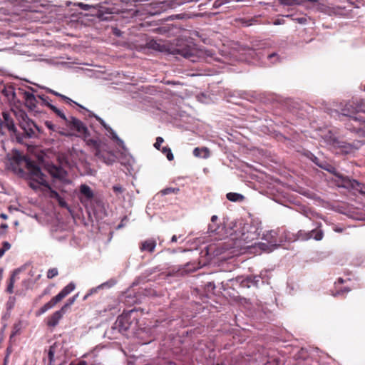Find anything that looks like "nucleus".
<instances>
[{
  "instance_id": "nucleus-23",
  "label": "nucleus",
  "mask_w": 365,
  "mask_h": 365,
  "mask_svg": "<svg viewBox=\"0 0 365 365\" xmlns=\"http://www.w3.org/2000/svg\"><path fill=\"white\" fill-rule=\"evenodd\" d=\"M60 344L58 343H54L52 346H50V349L48 350V358L50 361V364H51L54 359V355L56 353V350L58 346H59Z\"/></svg>"
},
{
  "instance_id": "nucleus-27",
  "label": "nucleus",
  "mask_w": 365,
  "mask_h": 365,
  "mask_svg": "<svg viewBox=\"0 0 365 365\" xmlns=\"http://www.w3.org/2000/svg\"><path fill=\"white\" fill-rule=\"evenodd\" d=\"M59 302H60V300L56 299V297H54L48 302H47L46 304H44L45 308L47 310H48V309H51L52 307H53L54 305Z\"/></svg>"
},
{
  "instance_id": "nucleus-30",
  "label": "nucleus",
  "mask_w": 365,
  "mask_h": 365,
  "mask_svg": "<svg viewBox=\"0 0 365 365\" xmlns=\"http://www.w3.org/2000/svg\"><path fill=\"white\" fill-rule=\"evenodd\" d=\"M21 329V324L20 323L16 324L14 326V330H13L12 334H11L10 337L11 338L14 336L19 334Z\"/></svg>"
},
{
  "instance_id": "nucleus-22",
  "label": "nucleus",
  "mask_w": 365,
  "mask_h": 365,
  "mask_svg": "<svg viewBox=\"0 0 365 365\" xmlns=\"http://www.w3.org/2000/svg\"><path fill=\"white\" fill-rule=\"evenodd\" d=\"M227 198L232 202H238L242 201L244 199V197L239 193L229 192L227 194Z\"/></svg>"
},
{
  "instance_id": "nucleus-7",
  "label": "nucleus",
  "mask_w": 365,
  "mask_h": 365,
  "mask_svg": "<svg viewBox=\"0 0 365 365\" xmlns=\"http://www.w3.org/2000/svg\"><path fill=\"white\" fill-rule=\"evenodd\" d=\"M170 52L173 55H180L192 62L196 61L197 59L196 54L197 51L192 46H178L177 47L173 48Z\"/></svg>"
},
{
  "instance_id": "nucleus-8",
  "label": "nucleus",
  "mask_w": 365,
  "mask_h": 365,
  "mask_svg": "<svg viewBox=\"0 0 365 365\" xmlns=\"http://www.w3.org/2000/svg\"><path fill=\"white\" fill-rule=\"evenodd\" d=\"M66 125L70 128V131L76 130L78 134L83 136L84 138H87L89 135L88 128L84 123L73 116L68 117V120L66 121Z\"/></svg>"
},
{
  "instance_id": "nucleus-28",
  "label": "nucleus",
  "mask_w": 365,
  "mask_h": 365,
  "mask_svg": "<svg viewBox=\"0 0 365 365\" xmlns=\"http://www.w3.org/2000/svg\"><path fill=\"white\" fill-rule=\"evenodd\" d=\"M48 92L56 96H59L61 97V98L66 100L68 103H71V102H73L71 98H68L67 96H63L53 90H51V89H48Z\"/></svg>"
},
{
  "instance_id": "nucleus-18",
  "label": "nucleus",
  "mask_w": 365,
  "mask_h": 365,
  "mask_svg": "<svg viewBox=\"0 0 365 365\" xmlns=\"http://www.w3.org/2000/svg\"><path fill=\"white\" fill-rule=\"evenodd\" d=\"M80 192L87 200H91L93 197V192L91 187L87 185H81L80 187Z\"/></svg>"
},
{
  "instance_id": "nucleus-14",
  "label": "nucleus",
  "mask_w": 365,
  "mask_h": 365,
  "mask_svg": "<svg viewBox=\"0 0 365 365\" xmlns=\"http://www.w3.org/2000/svg\"><path fill=\"white\" fill-rule=\"evenodd\" d=\"M65 313L62 309L55 312L48 319V325L49 327H56Z\"/></svg>"
},
{
  "instance_id": "nucleus-4",
  "label": "nucleus",
  "mask_w": 365,
  "mask_h": 365,
  "mask_svg": "<svg viewBox=\"0 0 365 365\" xmlns=\"http://www.w3.org/2000/svg\"><path fill=\"white\" fill-rule=\"evenodd\" d=\"M276 237L277 232L274 230L264 232L262 233V239L265 240L267 242H259V248L267 252H272L274 249L277 248L279 245L277 244Z\"/></svg>"
},
{
  "instance_id": "nucleus-60",
  "label": "nucleus",
  "mask_w": 365,
  "mask_h": 365,
  "mask_svg": "<svg viewBox=\"0 0 365 365\" xmlns=\"http://www.w3.org/2000/svg\"><path fill=\"white\" fill-rule=\"evenodd\" d=\"M276 53H272L269 56V58H272V57L275 56Z\"/></svg>"
},
{
  "instance_id": "nucleus-38",
  "label": "nucleus",
  "mask_w": 365,
  "mask_h": 365,
  "mask_svg": "<svg viewBox=\"0 0 365 365\" xmlns=\"http://www.w3.org/2000/svg\"><path fill=\"white\" fill-rule=\"evenodd\" d=\"M166 156H167V158L169 160H173V158H174V156L171 152V150H168V152L165 154Z\"/></svg>"
},
{
  "instance_id": "nucleus-51",
  "label": "nucleus",
  "mask_w": 365,
  "mask_h": 365,
  "mask_svg": "<svg viewBox=\"0 0 365 365\" xmlns=\"http://www.w3.org/2000/svg\"><path fill=\"white\" fill-rule=\"evenodd\" d=\"M220 6H221V4H217L216 1L212 4V7L213 8H218Z\"/></svg>"
},
{
  "instance_id": "nucleus-46",
  "label": "nucleus",
  "mask_w": 365,
  "mask_h": 365,
  "mask_svg": "<svg viewBox=\"0 0 365 365\" xmlns=\"http://www.w3.org/2000/svg\"><path fill=\"white\" fill-rule=\"evenodd\" d=\"M103 127L105 128V129L109 133L110 131H111L113 129L107 124H105L103 125Z\"/></svg>"
},
{
  "instance_id": "nucleus-37",
  "label": "nucleus",
  "mask_w": 365,
  "mask_h": 365,
  "mask_svg": "<svg viewBox=\"0 0 365 365\" xmlns=\"http://www.w3.org/2000/svg\"><path fill=\"white\" fill-rule=\"evenodd\" d=\"M69 365H88V363L84 360H81L78 363L72 362Z\"/></svg>"
},
{
  "instance_id": "nucleus-43",
  "label": "nucleus",
  "mask_w": 365,
  "mask_h": 365,
  "mask_svg": "<svg viewBox=\"0 0 365 365\" xmlns=\"http://www.w3.org/2000/svg\"><path fill=\"white\" fill-rule=\"evenodd\" d=\"M46 311H48L46 308H45V306L43 305L39 310H38V314H43L45 313Z\"/></svg>"
},
{
  "instance_id": "nucleus-57",
  "label": "nucleus",
  "mask_w": 365,
  "mask_h": 365,
  "mask_svg": "<svg viewBox=\"0 0 365 365\" xmlns=\"http://www.w3.org/2000/svg\"><path fill=\"white\" fill-rule=\"evenodd\" d=\"M8 227V225L6 224H1V228L2 229H6Z\"/></svg>"
},
{
  "instance_id": "nucleus-54",
  "label": "nucleus",
  "mask_w": 365,
  "mask_h": 365,
  "mask_svg": "<svg viewBox=\"0 0 365 365\" xmlns=\"http://www.w3.org/2000/svg\"><path fill=\"white\" fill-rule=\"evenodd\" d=\"M217 220V216H216V215H213V216L211 217V221H212V222H215Z\"/></svg>"
},
{
  "instance_id": "nucleus-24",
  "label": "nucleus",
  "mask_w": 365,
  "mask_h": 365,
  "mask_svg": "<svg viewBox=\"0 0 365 365\" xmlns=\"http://www.w3.org/2000/svg\"><path fill=\"white\" fill-rule=\"evenodd\" d=\"M78 294H76L71 298H70L67 302L62 307V309L66 312L67 309L74 303V302L76 300Z\"/></svg>"
},
{
  "instance_id": "nucleus-32",
  "label": "nucleus",
  "mask_w": 365,
  "mask_h": 365,
  "mask_svg": "<svg viewBox=\"0 0 365 365\" xmlns=\"http://www.w3.org/2000/svg\"><path fill=\"white\" fill-rule=\"evenodd\" d=\"M55 113L59 116L61 118H62L65 122L68 120V118H67L65 114L58 108L55 111Z\"/></svg>"
},
{
  "instance_id": "nucleus-47",
  "label": "nucleus",
  "mask_w": 365,
  "mask_h": 365,
  "mask_svg": "<svg viewBox=\"0 0 365 365\" xmlns=\"http://www.w3.org/2000/svg\"><path fill=\"white\" fill-rule=\"evenodd\" d=\"M103 127L105 128V129L109 133L110 131H111L113 129L107 124H105L103 125Z\"/></svg>"
},
{
  "instance_id": "nucleus-59",
  "label": "nucleus",
  "mask_w": 365,
  "mask_h": 365,
  "mask_svg": "<svg viewBox=\"0 0 365 365\" xmlns=\"http://www.w3.org/2000/svg\"><path fill=\"white\" fill-rule=\"evenodd\" d=\"M166 252H168V253H170V254H172V253H174V252H175V251H174V250H168L166 251Z\"/></svg>"
},
{
  "instance_id": "nucleus-34",
  "label": "nucleus",
  "mask_w": 365,
  "mask_h": 365,
  "mask_svg": "<svg viewBox=\"0 0 365 365\" xmlns=\"http://www.w3.org/2000/svg\"><path fill=\"white\" fill-rule=\"evenodd\" d=\"M78 6L83 10H89L90 9H93V7L91 5L83 4L82 2L78 3Z\"/></svg>"
},
{
  "instance_id": "nucleus-31",
  "label": "nucleus",
  "mask_w": 365,
  "mask_h": 365,
  "mask_svg": "<svg viewBox=\"0 0 365 365\" xmlns=\"http://www.w3.org/2000/svg\"><path fill=\"white\" fill-rule=\"evenodd\" d=\"M45 125L50 130L53 132H56L57 130L58 127L51 121H46Z\"/></svg>"
},
{
  "instance_id": "nucleus-62",
  "label": "nucleus",
  "mask_w": 365,
  "mask_h": 365,
  "mask_svg": "<svg viewBox=\"0 0 365 365\" xmlns=\"http://www.w3.org/2000/svg\"><path fill=\"white\" fill-rule=\"evenodd\" d=\"M339 282L340 283H342V282H343V279H341V278H339Z\"/></svg>"
},
{
  "instance_id": "nucleus-1",
  "label": "nucleus",
  "mask_w": 365,
  "mask_h": 365,
  "mask_svg": "<svg viewBox=\"0 0 365 365\" xmlns=\"http://www.w3.org/2000/svg\"><path fill=\"white\" fill-rule=\"evenodd\" d=\"M27 168L30 174L29 185L34 190H38L40 186H44L50 190L51 197L58 200L60 198L59 194L53 190L46 180V175L41 172L40 168L34 163H27Z\"/></svg>"
},
{
  "instance_id": "nucleus-40",
  "label": "nucleus",
  "mask_w": 365,
  "mask_h": 365,
  "mask_svg": "<svg viewBox=\"0 0 365 365\" xmlns=\"http://www.w3.org/2000/svg\"><path fill=\"white\" fill-rule=\"evenodd\" d=\"M57 200L61 207H66V202L61 197Z\"/></svg>"
},
{
  "instance_id": "nucleus-21",
  "label": "nucleus",
  "mask_w": 365,
  "mask_h": 365,
  "mask_svg": "<svg viewBox=\"0 0 365 365\" xmlns=\"http://www.w3.org/2000/svg\"><path fill=\"white\" fill-rule=\"evenodd\" d=\"M19 273V269H15L14 272H13V274L10 278V280H9V283L8 284V287H7V292H9V293H12L13 292V289H14V283H15V276L16 274H18Z\"/></svg>"
},
{
  "instance_id": "nucleus-5",
  "label": "nucleus",
  "mask_w": 365,
  "mask_h": 365,
  "mask_svg": "<svg viewBox=\"0 0 365 365\" xmlns=\"http://www.w3.org/2000/svg\"><path fill=\"white\" fill-rule=\"evenodd\" d=\"M360 113H365V102L361 101L349 102L342 109L343 115L349 118L359 115Z\"/></svg>"
},
{
  "instance_id": "nucleus-45",
  "label": "nucleus",
  "mask_w": 365,
  "mask_h": 365,
  "mask_svg": "<svg viewBox=\"0 0 365 365\" xmlns=\"http://www.w3.org/2000/svg\"><path fill=\"white\" fill-rule=\"evenodd\" d=\"M48 106L55 113V111L58 109L56 106L48 103Z\"/></svg>"
},
{
  "instance_id": "nucleus-33",
  "label": "nucleus",
  "mask_w": 365,
  "mask_h": 365,
  "mask_svg": "<svg viewBox=\"0 0 365 365\" xmlns=\"http://www.w3.org/2000/svg\"><path fill=\"white\" fill-rule=\"evenodd\" d=\"M163 142V139L161 137H158L156 139V142L154 144V146L157 149H160V147Z\"/></svg>"
},
{
  "instance_id": "nucleus-25",
  "label": "nucleus",
  "mask_w": 365,
  "mask_h": 365,
  "mask_svg": "<svg viewBox=\"0 0 365 365\" xmlns=\"http://www.w3.org/2000/svg\"><path fill=\"white\" fill-rule=\"evenodd\" d=\"M179 190H180L179 188L168 187V188H165V189H163V190H161V193L163 195H169L171 193L177 194V193H178Z\"/></svg>"
},
{
  "instance_id": "nucleus-12",
  "label": "nucleus",
  "mask_w": 365,
  "mask_h": 365,
  "mask_svg": "<svg viewBox=\"0 0 365 365\" xmlns=\"http://www.w3.org/2000/svg\"><path fill=\"white\" fill-rule=\"evenodd\" d=\"M2 116H3L4 120L1 123V128L5 127L9 131L16 133V128L15 127V125H14V121L11 117L10 113L4 112L2 114Z\"/></svg>"
},
{
  "instance_id": "nucleus-3",
  "label": "nucleus",
  "mask_w": 365,
  "mask_h": 365,
  "mask_svg": "<svg viewBox=\"0 0 365 365\" xmlns=\"http://www.w3.org/2000/svg\"><path fill=\"white\" fill-rule=\"evenodd\" d=\"M16 116L19 123L25 135L28 138H32L36 135V130H38L37 125L34 121L29 118L28 115L23 110H19L16 113Z\"/></svg>"
},
{
  "instance_id": "nucleus-35",
  "label": "nucleus",
  "mask_w": 365,
  "mask_h": 365,
  "mask_svg": "<svg viewBox=\"0 0 365 365\" xmlns=\"http://www.w3.org/2000/svg\"><path fill=\"white\" fill-rule=\"evenodd\" d=\"M113 190L115 193H122L123 191V187L120 185H114Z\"/></svg>"
},
{
  "instance_id": "nucleus-50",
  "label": "nucleus",
  "mask_w": 365,
  "mask_h": 365,
  "mask_svg": "<svg viewBox=\"0 0 365 365\" xmlns=\"http://www.w3.org/2000/svg\"><path fill=\"white\" fill-rule=\"evenodd\" d=\"M170 150V148L165 147L163 148L162 152L163 153L166 154L168 152V150Z\"/></svg>"
},
{
  "instance_id": "nucleus-42",
  "label": "nucleus",
  "mask_w": 365,
  "mask_h": 365,
  "mask_svg": "<svg viewBox=\"0 0 365 365\" xmlns=\"http://www.w3.org/2000/svg\"><path fill=\"white\" fill-rule=\"evenodd\" d=\"M46 311H48L46 308H45V306L43 305L39 310H38V314H43L45 313Z\"/></svg>"
},
{
  "instance_id": "nucleus-2",
  "label": "nucleus",
  "mask_w": 365,
  "mask_h": 365,
  "mask_svg": "<svg viewBox=\"0 0 365 365\" xmlns=\"http://www.w3.org/2000/svg\"><path fill=\"white\" fill-rule=\"evenodd\" d=\"M259 235V233L257 232V229L255 226L245 224L239 232V234H237L236 237L232 238L235 241L234 246L236 248L250 247L252 246V244H249L257 239Z\"/></svg>"
},
{
  "instance_id": "nucleus-53",
  "label": "nucleus",
  "mask_w": 365,
  "mask_h": 365,
  "mask_svg": "<svg viewBox=\"0 0 365 365\" xmlns=\"http://www.w3.org/2000/svg\"><path fill=\"white\" fill-rule=\"evenodd\" d=\"M209 230H210V232H215V231H216V228H214V227H212V225H209Z\"/></svg>"
},
{
  "instance_id": "nucleus-44",
  "label": "nucleus",
  "mask_w": 365,
  "mask_h": 365,
  "mask_svg": "<svg viewBox=\"0 0 365 365\" xmlns=\"http://www.w3.org/2000/svg\"><path fill=\"white\" fill-rule=\"evenodd\" d=\"M96 118L97 119V120L103 126L105 124H106L105 123V121L101 118L100 117H98V116H96Z\"/></svg>"
},
{
  "instance_id": "nucleus-10",
  "label": "nucleus",
  "mask_w": 365,
  "mask_h": 365,
  "mask_svg": "<svg viewBox=\"0 0 365 365\" xmlns=\"http://www.w3.org/2000/svg\"><path fill=\"white\" fill-rule=\"evenodd\" d=\"M85 140H86V143L88 145L92 146L96 149L95 155L96 157H98L99 159L103 160L107 164H111L113 162V160H110V159L106 160L103 157V155L101 153V150L100 143L98 141H97L94 139L86 140V138H85Z\"/></svg>"
},
{
  "instance_id": "nucleus-36",
  "label": "nucleus",
  "mask_w": 365,
  "mask_h": 365,
  "mask_svg": "<svg viewBox=\"0 0 365 365\" xmlns=\"http://www.w3.org/2000/svg\"><path fill=\"white\" fill-rule=\"evenodd\" d=\"M11 248V245L8 242H3V247L2 250H4L5 252L9 250Z\"/></svg>"
},
{
  "instance_id": "nucleus-56",
  "label": "nucleus",
  "mask_w": 365,
  "mask_h": 365,
  "mask_svg": "<svg viewBox=\"0 0 365 365\" xmlns=\"http://www.w3.org/2000/svg\"><path fill=\"white\" fill-rule=\"evenodd\" d=\"M5 251L0 248V258L4 255Z\"/></svg>"
},
{
  "instance_id": "nucleus-20",
  "label": "nucleus",
  "mask_w": 365,
  "mask_h": 365,
  "mask_svg": "<svg viewBox=\"0 0 365 365\" xmlns=\"http://www.w3.org/2000/svg\"><path fill=\"white\" fill-rule=\"evenodd\" d=\"M109 137L111 139H113V140H115L116 142L117 145H119L120 147H121L123 150L126 149L123 140H121L118 136V135L116 134V133L113 130H112L111 131L109 132Z\"/></svg>"
},
{
  "instance_id": "nucleus-61",
  "label": "nucleus",
  "mask_w": 365,
  "mask_h": 365,
  "mask_svg": "<svg viewBox=\"0 0 365 365\" xmlns=\"http://www.w3.org/2000/svg\"><path fill=\"white\" fill-rule=\"evenodd\" d=\"M354 183L357 184V185L359 184L357 181L354 180V182L351 184L352 187H354Z\"/></svg>"
},
{
  "instance_id": "nucleus-17",
  "label": "nucleus",
  "mask_w": 365,
  "mask_h": 365,
  "mask_svg": "<svg viewBox=\"0 0 365 365\" xmlns=\"http://www.w3.org/2000/svg\"><path fill=\"white\" fill-rule=\"evenodd\" d=\"M156 242L154 240H148L142 242L140 246L141 251H148L153 252L155 248Z\"/></svg>"
},
{
  "instance_id": "nucleus-16",
  "label": "nucleus",
  "mask_w": 365,
  "mask_h": 365,
  "mask_svg": "<svg viewBox=\"0 0 365 365\" xmlns=\"http://www.w3.org/2000/svg\"><path fill=\"white\" fill-rule=\"evenodd\" d=\"M75 289V284L73 282L69 283L56 296V299L61 301L68 294H70Z\"/></svg>"
},
{
  "instance_id": "nucleus-39",
  "label": "nucleus",
  "mask_w": 365,
  "mask_h": 365,
  "mask_svg": "<svg viewBox=\"0 0 365 365\" xmlns=\"http://www.w3.org/2000/svg\"><path fill=\"white\" fill-rule=\"evenodd\" d=\"M105 285H106V284H102L101 285L98 286L96 288H93L92 289L90 290V292L88 293H91V294H93V293L96 292L98 289H100L101 287H102Z\"/></svg>"
},
{
  "instance_id": "nucleus-64",
  "label": "nucleus",
  "mask_w": 365,
  "mask_h": 365,
  "mask_svg": "<svg viewBox=\"0 0 365 365\" xmlns=\"http://www.w3.org/2000/svg\"><path fill=\"white\" fill-rule=\"evenodd\" d=\"M9 307H11V299L9 301Z\"/></svg>"
},
{
  "instance_id": "nucleus-15",
  "label": "nucleus",
  "mask_w": 365,
  "mask_h": 365,
  "mask_svg": "<svg viewBox=\"0 0 365 365\" xmlns=\"http://www.w3.org/2000/svg\"><path fill=\"white\" fill-rule=\"evenodd\" d=\"M25 104L30 110H34L36 106V99L34 94L24 92V93Z\"/></svg>"
},
{
  "instance_id": "nucleus-41",
  "label": "nucleus",
  "mask_w": 365,
  "mask_h": 365,
  "mask_svg": "<svg viewBox=\"0 0 365 365\" xmlns=\"http://www.w3.org/2000/svg\"><path fill=\"white\" fill-rule=\"evenodd\" d=\"M134 162H135V160L131 156H129L127 160L128 165L129 166H131L133 165V163H134Z\"/></svg>"
},
{
  "instance_id": "nucleus-26",
  "label": "nucleus",
  "mask_w": 365,
  "mask_h": 365,
  "mask_svg": "<svg viewBox=\"0 0 365 365\" xmlns=\"http://www.w3.org/2000/svg\"><path fill=\"white\" fill-rule=\"evenodd\" d=\"M56 132L59 133L61 135L66 136V137H71V136H73V135H75L72 131H70V130H67L66 131L64 129L60 128L58 127L57 130Z\"/></svg>"
},
{
  "instance_id": "nucleus-55",
  "label": "nucleus",
  "mask_w": 365,
  "mask_h": 365,
  "mask_svg": "<svg viewBox=\"0 0 365 365\" xmlns=\"http://www.w3.org/2000/svg\"><path fill=\"white\" fill-rule=\"evenodd\" d=\"M0 217H1V218L4 219V220L7 219V215H6V214H4V213H1V214L0 215Z\"/></svg>"
},
{
  "instance_id": "nucleus-49",
  "label": "nucleus",
  "mask_w": 365,
  "mask_h": 365,
  "mask_svg": "<svg viewBox=\"0 0 365 365\" xmlns=\"http://www.w3.org/2000/svg\"><path fill=\"white\" fill-rule=\"evenodd\" d=\"M282 3H284L285 5H292L294 3H296L297 1H281Z\"/></svg>"
},
{
  "instance_id": "nucleus-52",
  "label": "nucleus",
  "mask_w": 365,
  "mask_h": 365,
  "mask_svg": "<svg viewBox=\"0 0 365 365\" xmlns=\"http://www.w3.org/2000/svg\"><path fill=\"white\" fill-rule=\"evenodd\" d=\"M177 240H178L177 236H176V235H173V236L172 237V238H171V242H177Z\"/></svg>"
},
{
  "instance_id": "nucleus-9",
  "label": "nucleus",
  "mask_w": 365,
  "mask_h": 365,
  "mask_svg": "<svg viewBox=\"0 0 365 365\" xmlns=\"http://www.w3.org/2000/svg\"><path fill=\"white\" fill-rule=\"evenodd\" d=\"M132 312L133 311L130 312V314L121 315L120 317H118L115 323V328L118 329L119 331H124L128 330L130 327V315Z\"/></svg>"
},
{
  "instance_id": "nucleus-58",
  "label": "nucleus",
  "mask_w": 365,
  "mask_h": 365,
  "mask_svg": "<svg viewBox=\"0 0 365 365\" xmlns=\"http://www.w3.org/2000/svg\"><path fill=\"white\" fill-rule=\"evenodd\" d=\"M90 295H91V293H88L87 294H86V295L84 296V297H83V300L87 299V298H88Z\"/></svg>"
},
{
  "instance_id": "nucleus-29",
  "label": "nucleus",
  "mask_w": 365,
  "mask_h": 365,
  "mask_svg": "<svg viewBox=\"0 0 365 365\" xmlns=\"http://www.w3.org/2000/svg\"><path fill=\"white\" fill-rule=\"evenodd\" d=\"M58 274V269L56 268H52L48 270L47 277L48 279H52L53 277L57 276Z\"/></svg>"
},
{
  "instance_id": "nucleus-19",
  "label": "nucleus",
  "mask_w": 365,
  "mask_h": 365,
  "mask_svg": "<svg viewBox=\"0 0 365 365\" xmlns=\"http://www.w3.org/2000/svg\"><path fill=\"white\" fill-rule=\"evenodd\" d=\"M193 154L196 157L207 158L210 156V151L207 148H196L193 150Z\"/></svg>"
},
{
  "instance_id": "nucleus-48",
  "label": "nucleus",
  "mask_w": 365,
  "mask_h": 365,
  "mask_svg": "<svg viewBox=\"0 0 365 365\" xmlns=\"http://www.w3.org/2000/svg\"><path fill=\"white\" fill-rule=\"evenodd\" d=\"M103 127L105 128V129L109 133L110 131H111L113 129L107 124H105L103 125Z\"/></svg>"
},
{
  "instance_id": "nucleus-63",
  "label": "nucleus",
  "mask_w": 365,
  "mask_h": 365,
  "mask_svg": "<svg viewBox=\"0 0 365 365\" xmlns=\"http://www.w3.org/2000/svg\"><path fill=\"white\" fill-rule=\"evenodd\" d=\"M9 307H11V299L9 301Z\"/></svg>"
},
{
  "instance_id": "nucleus-6",
  "label": "nucleus",
  "mask_w": 365,
  "mask_h": 365,
  "mask_svg": "<svg viewBox=\"0 0 365 365\" xmlns=\"http://www.w3.org/2000/svg\"><path fill=\"white\" fill-rule=\"evenodd\" d=\"M346 125L349 130L365 136V119L360 115L349 118Z\"/></svg>"
},
{
  "instance_id": "nucleus-11",
  "label": "nucleus",
  "mask_w": 365,
  "mask_h": 365,
  "mask_svg": "<svg viewBox=\"0 0 365 365\" xmlns=\"http://www.w3.org/2000/svg\"><path fill=\"white\" fill-rule=\"evenodd\" d=\"M299 237L304 240L314 238L316 240H321L323 237V233L321 230H312L310 232H306L304 231L299 232Z\"/></svg>"
},
{
  "instance_id": "nucleus-13",
  "label": "nucleus",
  "mask_w": 365,
  "mask_h": 365,
  "mask_svg": "<svg viewBox=\"0 0 365 365\" xmlns=\"http://www.w3.org/2000/svg\"><path fill=\"white\" fill-rule=\"evenodd\" d=\"M48 172L53 178L61 180H63L66 176V172L63 169L56 166L49 167Z\"/></svg>"
}]
</instances>
